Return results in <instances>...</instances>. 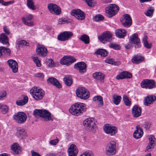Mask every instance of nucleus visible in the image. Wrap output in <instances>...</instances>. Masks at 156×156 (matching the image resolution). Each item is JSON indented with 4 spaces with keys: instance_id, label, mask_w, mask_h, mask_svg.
<instances>
[{
    "instance_id": "338daca9",
    "label": "nucleus",
    "mask_w": 156,
    "mask_h": 156,
    "mask_svg": "<svg viewBox=\"0 0 156 156\" xmlns=\"http://www.w3.org/2000/svg\"><path fill=\"white\" fill-rule=\"evenodd\" d=\"M102 2L104 3H109L112 2L111 0H102Z\"/></svg>"
},
{
    "instance_id": "58836bf2",
    "label": "nucleus",
    "mask_w": 156,
    "mask_h": 156,
    "mask_svg": "<svg viewBox=\"0 0 156 156\" xmlns=\"http://www.w3.org/2000/svg\"><path fill=\"white\" fill-rule=\"evenodd\" d=\"M17 134L20 138H23L26 136V133L23 129L20 128L17 132Z\"/></svg>"
},
{
    "instance_id": "2f4dec72",
    "label": "nucleus",
    "mask_w": 156,
    "mask_h": 156,
    "mask_svg": "<svg viewBox=\"0 0 156 156\" xmlns=\"http://www.w3.org/2000/svg\"><path fill=\"white\" fill-rule=\"evenodd\" d=\"M144 59V57L139 55H136L133 57L132 59V62L134 63L138 64L142 62Z\"/></svg>"
},
{
    "instance_id": "37998d69",
    "label": "nucleus",
    "mask_w": 156,
    "mask_h": 156,
    "mask_svg": "<svg viewBox=\"0 0 156 156\" xmlns=\"http://www.w3.org/2000/svg\"><path fill=\"white\" fill-rule=\"evenodd\" d=\"M64 81L65 84L68 86H70L73 83V80L70 77H66L64 78Z\"/></svg>"
},
{
    "instance_id": "f3484780",
    "label": "nucleus",
    "mask_w": 156,
    "mask_h": 156,
    "mask_svg": "<svg viewBox=\"0 0 156 156\" xmlns=\"http://www.w3.org/2000/svg\"><path fill=\"white\" fill-rule=\"evenodd\" d=\"M73 35V33L70 31H65L61 33L57 37L58 40L65 41L69 39Z\"/></svg>"
},
{
    "instance_id": "3c124183",
    "label": "nucleus",
    "mask_w": 156,
    "mask_h": 156,
    "mask_svg": "<svg viewBox=\"0 0 156 156\" xmlns=\"http://www.w3.org/2000/svg\"><path fill=\"white\" fill-rule=\"evenodd\" d=\"M106 62L109 64L115 65H116L117 64V62L114 61L112 59L110 58H108L105 60Z\"/></svg>"
},
{
    "instance_id": "7ed1b4c3",
    "label": "nucleus",
    "mask_w": 156,
    "mask_h": 156,
    "mask_svg": "<svg viewBox=\"0 0 156 156\" xmlns=\"http://www.w3.org/2000/svg\"><path fill=\"white\" fill-rule=\"evenodd\" d=\"M33 114L35 117H42L46 120H52L51 113L48 111L44 109H35L33 112Z\"/></svg>"
},
{
    "instance_id": "ea45409f",
    "label": "nucleus",
    "mask_w": 156,
    "mask_h": 156,
    "mask_svg": "<svg viewBox=\"0 0 156 156\" xmlns=\"http://www.w3.org/2000/svg\"><path fill=\"white\" fill-rule=\"evenodd\" d=\"M79 39L83 41L85 44H88L90 42L89 37L86 34H83L79 38Z\"/></svg>"
},
{
    "instance_id": "79ce46f5",
    "label": "nucleus",
    "mask_w": 156,
    "mask_h": 156,
    "mask_svg": "<svg viewBox=\"0 0 156 156\" xmlns=\"http://www.w3.org/2000/svg\"><path fill=\"white\" fill-rule=\"evenodd\" d=\"M147 39V37L144 36L142 39L143 42L144 46L147 48L150 49L151 47V44H148Z\"/></svg>"
},
{
    "instance_id": "9b49d317",
    "label": "nucleus",
    "mask_w": 156,
    "mask_h": 156,
    "mask_svg": "<svg viewBox=\"0 0 156 156\" xmlns=\"http://www.w3.org/2000/svg\"><path fill=\"white\" fill-rule=\"evenodd\" d=\"M48 8L49 12L52 14L59 15L61 13L60 8L55 4H49L48 5Z\"/></svg>"
},
{
    "instance_id": "052dcab7",
    "label": "nucleus",
    "mask_w": 156,
    "mask_h": 156,
    "mask_svg": "<svg viewBox=\"0 0 156 156\" xmlns=\"http://www.w3.org/2000/svg\"><path fill=\"white\" fill-rule=\"evenodd\" d=\"M31 153L32 156H41L39 153L33 150L31 151Z\"/></svg>"
},
{
    "instance_id": "a18cd8bd",
    "label": "nucleus",
    "mask_w": 156,
    "mask_h": 156,
    "mask_svg": "<svg viewBox=\"0 0 156 156\" xmlns=\"http://www.w3.org/2000/svg\"><path fill=\"white\" fill-rule=\"evenodd\" d=\"M32 58L37 67H39L41 66V61L38 59V57H33Z\"/></svg>"
},
{
    "instance_id": "f257e3e1",
    "label": "nucleus",
    "mask_w": 156,
    "mask_h": 156,
    "mask_svg": "<svg viewBox=\"0 0 156 156\" xmlns=\"http://www.w3.org/2000/svg\"><path fill=\"white\" fill-rule=\"evenodd\" d=\"M87 109L85 104L81 102H77L71 106L69 111L73 115L78 116L85 112Z\"/></svg>"
},
{
    "instance_id": "39448f33",
    "label": "nucleus",
    "mask_w": 156,
    "mask_h": 156,
    "mask_svg": "<svg viewBox=\"0 0 156 156\" xmlns=\"http://www.w3.org/2000/svg\"><path fill=\"white\" fill-rule=\"evenodd\" d=\"M116 142L113 140L110 141L106 147L105 154L109 156L115 154L116 152Z\"/></svg>"
},
{
    "instance_id": "9d476101",
    "label": "nucleus",
    "mask_w": 156,
    "mask_h": 156,
    "mask_svg": "<svg viewBox=\"0 0 156 156\" xmlns=\"http://www.w3.org/2000/svg\"><path fill=\"white\" fill-rule=\"evenodd\" d=\"M98 38L101 42L105 44L112 39V34L110 31H107L104 32L101 36L98 37Z\"/></svg>"
},
{
    "instance_id": "4c0bfd02",
    "label": "nucleus",
    "mask_w": 156,
    "mask_h": 156,
    "mask_svg": "<svg viewBox=\"0 0 156 156\" xmlns=\"http://www.w3.org/2000/svg\"><path fill=\"white\" fill-rule=\"evenodd\" d=\"M96 55H100L101 56L106 57L108 55V52L106 50L103 49H100L97 50L95 53Z\"/></svg>"
},
{
    "instance_id": "5fc2aeb1",
    "label": "nucleus",
    "mask_w": 156,
    "mask_h": 156,
    "mask_svg": "<svg viewBox=\"0 0 156 156\" xmlns=\"http://www.w3.org/2000/svg\"><path fill=\"white\" fill-rule=\"evenodd\" d=\"M148 139L149 140V143H150V144L154 145L155 140H156L154 137L152 135H151L149 136Z\"/></svg>"
},
{
    "instance_id": "423d86ee",
    "label": "nucleus",
    "mask_w": 156,
    "mask_h": 156,
    "mask_svg": "<svg viewBox=\"0 0 156 156\" xmlns=\"http://www.w3.org/2000/svg\"><path fill=\"white\" fill-rule=\"evenodd\" d=\"M103 129L105 133L110 136H114L118 131V129L116 126H112L107 123L104 126Z\"/></svg>"
},
{
    "instance_id": "f704fd0d",
    "label": "nucleus",
    "mask_w": 156,
    "mask_h": 156,
    "mask_svg": "<svg viewBox=\"0 0 156 156\" xmlns=\"http://www.w3.org/2000/svg\"><path fill=\"white\" fill-rule=\"evenodd\" d=\"M93 76L94 78L102 81L104 79L105 75L101 72H96L93 73Z\"/></svg>"
},
{
    "instance_id": "8fccbe9b",
    "label": "nucleus",
    "mask_w": 156,
    "mask_h": 156,
    "mask_svg": "<svg viewBox=\"0 0 156 156\" xmlns=\"http://www.w3.org/2000/svg\"><path fill=\"white\" fill-rule=\"evenodd\" d=\"M17 44L19 47L23 45L28 46L29 43L25 40H22L18 42Z\"/></svg>"
},
{
    "instance_id": "f03ea898",
    "label": "nucleus",
    "mask_w": 156,
    "mask_h": 156,
    "mask_svg": "<svg viewBox=\"0 0 156 156\" xmlns=\"http://www.w3.org/2000/svg\"><path fill=\"white\" fill-rule=\"evenodd\" d=\"M30 93L34 99L37 100H41L45 94L44 90L38 87L32 88L30 90Z\"/></svg>"
},
{
    "instance_id": "1a4fd4ad",
    "label": "nucleus",
    "mask_w": 156,
    "mask_h": 156,
    "mask_svg": "<svg viewBox=\"0 0 156 156\" xmlns=\"http://www.w3.org/2000/svg\"><path fill=\"white\" fill-rule=\"evenodd\" d=\"M140 84L142 88L146 89H151L155 87L154 81L151 80L144 79Z\"/></svg>"
},
{
    "instance_id": "dca6fc26",
    "label": "nucleus",
    "mask_w": 156,
    "mask_h": 156,
    "mask_svg": "<svg viewBox=\"0 0 156 156\" xmlns=\"http://www.w3.org/2000/svg\"><path fill=\"white\" fill-rule=\"evenodd\" d=\"M26 114L23 112H20L14 115V118L16 121L19 123H22L25 122L27 119Z\"/></svg>"
},
{
    "instance_id": "4d7b16f0",
    "label": "nucleus",
    "mask_w": 156,
    "mask_h": 156,
    "mask_svg": "<svg viewBox=\"0 0 156 156\" xmlns=\"http://www.w3.org/2000/svg\"><path fill=\"white\" fill-rule=\"evenodd\" d=\"M67 20L66 18H61L58 20V23L59 24H63L67 23Z\"/></svg>"
},
{
    "instance_id": "72a5a7b5",
    "label": "nucleus",
    "mask_w": 156,
    "mask_h": 156,
    "mask_svg": "<svg viewBox=\"0 0 156 156\" xmlns=\"http://www.w3.org/2000/svg\"><path fill=\"white\" fill-rule=\"evenodd\" d=\"M8 37L4 34L0 35V42L3 44H9Z\"/></svg>"
},
{
    "instance_id": "5701e85b",
    "label": "nucleus",
    "mask_w": 156,
    "mask_h": 156,
    "mask_svg": "<svg viewBox=\"0 0 156 156\" xmlns=\"http://www.w3.org/2000/svg\"><path fill=\"white\" fill-rule=\"evenodd\" d=\"M136 130L133 133V136L136 139L140 138L143 136V131L140 125L136 126Z\"/></svg>"
},
{
    "instance_id": "603ef678",
    "label": "nucleus",
    "mask_w": 156,
    "mask_h": 156,
    "mask_svg": "<svg viewBox=\"0 0 156 156\" xmlns=\"http://www.w3.org/2000/svg\"><path fill=\"white\" fill-rule=\"evenodd\" d=\"M109 46L115 50H119L120 48V46L119 45L114 43H110L109 45Z\"/></svg>"
},
{
    "instance_id": "e433bc0d",
    "label": "nucleus",
    "mask_w": 156,
    "mask_h": 156,
    "mask_svg": "<svg viewBox=\"0 0 156 156\" xmlns=\"http://www.w3.org/2000/svg\"><path fill=\"white\" fill-rule=\"evenodd\" d=\"M11 149L15 153L18 154L20 150V147L18 143H14L11 145Z\"/></svg>"
},
{
    "instance_id": "a211bd4d",
    "label": "nucleus",
    "mask_w": 156,
    "mask_h": 156,
    "mask_svg": "<svg viewBox=\"0 0 156 156\" xmlns=\"http://www.w3.org/2000/svg\"><path fill=\"white\" fill-rule=\"evenodd\" d=\"M74 68L80 73H85L87 71V65L83 62H80L76 64L74 66Z\"/></svg>"
},
{
    "instance_id": "473e14b6",
    "label": "nucleus",
    "mask_w": 156,
    "mask_h": 156,
    "mask_svg": "<svg viewBox=\"0 0 156 156\" xmlns=\"http://www.w3.org/2000/svg\"><path fill=\"white\" fill-rule=\"evenodd\" d=\"M112 98L113 103L116 105H119L122 99V98L120 96L115 94H113L112 95Z\"/></svg>"
},
{
    "instance_id": "09e8293b",
    "label": "nucleus",
    "mask_w": 156,
    "mask_h": 156,
    "mask_svg": "<svg viewBox=\"0 0 156 156\" xmlns=\"http://www.w3.org/2000/svg\"><path fill=\"white\" fill-rule=\"evenodd\" d=\"M47 65L49 67H54L55 66L54 61L51 59H49L48 60Z\"/></svg>"
},
{
    "instance_id": "c85d7f7f",
    "label": "nucleus",
    "mask_w": 156,
    "mask_h": 156,
    "mask_svg": "<svg viewBox=\"0 0 156 156\" xmlns=\"http://www.w3.org/2000/svg\"><path fill=\"white\" fill-rule=\"evenodd\" d=\"M93 101L97 105V107H100L102 106L104 104L103 98L101 96L98 95L93 98Z\"/></svg>"
},
{
    "instance_id": "c9c22d12",
    "label": "nucleus",
    "mask_w": 156,
    "mask_h": 156,
    "mask_svg": "<svg viewBox=\"0 0 156 156\" xmlns=\"http://www.w3.org/2000/svg\"><path fill=\"white\" fill-rule=\"evenodd\" d=\"M34 1V0H27V6L28 8L33 10H35L36 9Z\"/></svg>"
},
{
    "instance_id": "b1692460",
    "label": "nucleus",
    "mask_w": 156,
    "mask_h": 156,
    "mask_svg": "<svg viewBox=\"0 0 156 156\" xmlns=\"http://www.w3.org/2000/svg\"><path fill=\"white\" fill-rule=\"evenodd\" d=\"M28 98L27 96L22 95L16 101V103L18 106H23L28 102Z\"/></svg>"
},
{
    "instance_id": "f8f14e48",
    "label": "nucleus",
    "mask_w": 156,
    "mask_h": 156,
    "mask_svg": "<svg viewBox=\"0 0 156 156\" xmlns=\"http://www.w3.org/2000/svg\"><path fill=\"white\" fill-rule=\"evenodd\" d=\"M34 18V16L33 15L29 14L23 17L21 20L26 25L32 26L34 25V21H33Z\"/></svg>"
},
{
    "instance_id": "aec40b11",
    "label": "nucleus",
    "mask_w": 156,
    "mask_h": 156,
    "mask_svg": "<svg viewBox=\"0 0 156 156\" xmlns=\"http://www.w3.org/2000/svg\"><path fill=\"white\" fill-rule=\"evenodd\" d=\"M67 151L69 156H76L78 150L76 145L72 144L68 148Z\"/></svg>"
},
{
    "instance_id": "7c9ffc66",
    "label": "nucleus",
    "mask_w": 156,
    "mask_h": 156,
    "mask_svg": "<svg viewBox=\"0 0 156 156\" xmlns=\"http://www.w3.org/2000/svg\"><path fill=\"white\" fill-rule=\"evenodd\" d=\"M126 31L123 29H119L116 30L115 32V35L119 38L124 37L126 34Z\"/></svg>"
},
{
    "instance_id": "412c9836",
    "label": "nucleus",
    "mask_w": 156,
    "mask_h": 156,
    "mask_svg": "<svg viewBox=\"0 0 156 156\" xmlns=\"http://www.w3.org/2000/svg\"><path fill=\"white\" fill-rule=\"evenodd\" d=\"M124 19L123 21H121L122 25L126 27H128L132 24V20L130 16L126 14L123 15Z\"/></svg>"
},
{
    "instance_id": "393cba45",
    "label": "nucleus",
    "mask_w": 156,
    "mask_h": 156,
    "mask_svg": "<svg viewBox=\"0 0 156 156\" xmlns=\"http://www.w3.org/2000/svg\"><path fill=\"white\" fill-rule=\"evenodd\" d=\"M132 77V74L126 71L121 72L117 75L116 77L117 80L124 79L126 78H130Z\"/></svg>"
},
{
    "instance_id": "e2e57ef3",
    "label": "nucleus",
    "mask_w": 156,
    "mask_h": 156,
    "mask_svg": "<svg viewBox=\"0 0 156 156\" xmlns=\"http://www.w3.org/2000/svg\"><path fill=\"white\" fill-rule=\"evenodd\" d=\"M14 0H12L11 1H9L7 2H4V5L5 6H7L8 5H10L12 4L13 3H14Z\"/></svg>"
},
{
    "instance_id": "c03bdc74",
    "label": "nucleus",
    "mask_w": 156,
    "mask_h": 156,
    "mask_svg": "<svg viewBox=\"0 0 156 156\" xmlns=\"http://www.w3.org/2000/svg\"><path fill=\"white\" fill-rule=\"evenodd\" d=\"M123 100L126 106H129L131 105V102L128 97L126 95H124L123 97Z\"/></svg>"
},
{
    "instance_id": "0eeeda50",
    "label": "nucleus",
    "mask_w": 156,
    "mask_h": 156,
    "mask_svg": "<svg viewBox=\"0 0 156 156\" xmlns=\"http://www.w3.org/2000/svg\"><path fill=\"white\" fill-rule=\"evenodd\" d=\"M76 95L80 98L83 99H88L90 96V93L85 88L80 87L76 90Z\"/></svg>"
},
{
    "instance_id": "a19ab883",
    "label": "nucleus",
    "mask_w": 156,
    "mask_h": 156,
    "mask_svg": "<svg viewBox=\"0 0 156 156\" xmlns=\"http://www.w3.org/2000/svg\"><path fill=\"white\" fill-rule=\"evenodd\" d=\"M154 10V7H151L144 12V14L147 16L151 17L153 16Z\"/></svg>"
},
{
    "instance_id": "49530a36",
    "label": "nucleus",
    "mask_w": 156,
    "mask_h": 156,
    "mask_svg": "<svg viewBox=\"0 0 156 156\" xmlns=\"http://www.w3.org/2000/svg\"><path fill=\"white\" fill-rule=\"evenodd\" d=\"M104 19V17L101 15L98 14L96 15L93 19L94 21L98 22Z\"/></svg>"
},
{
    "instance_id": "c756f323",
    "label": "nucleus",
    "mask_w": 156,
    "mask_h": 156,
    "mask_svg": "<svg viewBox=\"0 0 156 156\" xmlns=\"http://www.w3.org/2000/svg\"><path fill=\"white\" fill-rule=\"evenodd\" d=\"M47 83H51L58 88L61 87V85L59 81L54 77H50L47 80Z\"/></svg>"
},
{
    "instance_id": "ddd939ff",
    "label": "nucleus",
    "mask_w": 156,
    "mask_h": 156,
    "mask_svg": "<svg viewBox=\"0 0 156 156\" xmlns=\"http://www.w3.org/2000/svg\"><path fill=\"white\" fill-rule=\"evenodd\" d=\"M96 121L93 118H89L85 119L83 122L84 127L87 129L94 128L95 125Z\"/></svg>"
},
{
    "instance_id": "0e129e2a",
    "label": "nucleus",
    "mask_w": 156,
    "mask_h": 156,
    "mask_svg": "<svg viewBox=\"0 0 156 156\" xmlns=\"http://www.w3.org/2000/svg\"><path fill=\"white\" fill-rule=\"evenodd\" d=\"M6 94V92L5 91H3L0 94V99H1L2 98L5 97Z\"/></svg>"
},
{
    "instance_id": "bf43d9fd",
    "label": "nucleus",
    "mask_w": 156,
    "mask_h": 156,
    "mask_svg": "<svg viewBox=\"0 0 156 156\" xmlns=\"http://www.w3.org/2000/svg\"><path fill=\"white\" fill-rule=\"evenodd\" d=\"M35 76L36 77L41 79L43 78L44 77V76L43 74L41 73H37L35 75Z\"/></svg>"
},
{
    "instance_id": "13d9d810",
    "label": "nucleus",
    "mask_w": 156,
    "mask_h": 156,
    "mask_svg": "<svg viewBox=\"0 0 156 156\" xmlns=\"http://www.w3.org/2000/svg\"><path fill=\"white\" fill-rule=\"evenodd\" d=\"M86 1L87 5L90 7L94 6L93 1V0H84Z\"/></svg>"
},
{
    "instance_id": "69168bd1",
    "label": "nucleus",
    "mask_w": 156,
    "mask_h": 156,
    "mask_svg": "<svg viewBox=\"0 0 156 156\" xmlns=\"http://www.w3.org/2000/svg\"><path fill=\"white\" fill-rule=\"evenodd\" d=\"M4 31L7 34H10L9 30L5 27H4Z\"/></svg>"
},
{
    "instance_id": "a878e982",
    "label": "nucleus",
    "mask_w": 156,
    "mask_h": 156,
    "mask_svg": "<svg viewBox=\"0 0 156 156\" xmlns=\"http://www.w3.org/2000/svg\"><path fill=\"white\" fill-rule=\"evenodd\" d=\"M141 108L137 105L134 106L132 109V113L133 117L137 118L140 116L141 114Z\"/></svg>"
},
{
    "instance_id": "bb28decb",
    "label": "nucleus",
    "mask_w": 156,
    "mask_h": 156,
    "mask_svg": "<svg viewBox=\"0 0 156 156\" xmlns=\"http://www.w3.org/2000/svg\"><path fill=\"white\" fill-rule=\"evenodd\" d=\"M156 99V97L154 95H148L147 96L144 100V105L147 106L153 103Z\"/></svg>"
},
{
    "instance_id": "cd10ccee",
    "label": "nucleus",
    "mask_w": 156,
    "mask_h": 156,
    "mask_svg": "<svg viewBox=\"0 0 156 156\" xmlns=\"http://www.w3.org/2000/svg\"><path fill=\"white\" fill-rule=\"evenodd\" d=\"M11 54V51L9 48L3 47H0V57H7Z\"/></svg>"
},
{
    "instance_id": "4468645a",
    "label": "nucleus",
    "mask_w": 156,
    "mask_h": 156,
    "mask_svg": "<svg viewBox=\"0 0 156 156\" xmlns=\"http://www.w3.org/2000/svg\"><path fill=\"white\" fill-rule=\"evenodd\" d=\"M71 14L78 20H82L85 18V15L83 12L79 9H75L72 10Z\"/></svg>"
},
{
    "instance_id": "6e6552de",
    "label": "nucleus",
    "mask_w": 156,
    "mask_h": 156,
    "mask_svg": "<svg viewBox=\"0 0 156 156\" xmlns=\"http://www.w3.org/2000/svg\"><path fill=\"white\" fill-rule=\"evenodd\" d=\"M76 61V59L72 56H63L60 60L61 64L66 66H69Z\"/></svg>"
},
{
    "instance_id": "774afa93",
    "label": "nucleus",
    "mask_w": 156,
    "mask_h": 156,
    "mask_svg": "<svg viewBox=\"0 0 156 156\" xmlns=\"http://www.w3.org/2000/svg\"><path fill=\"white\" fill-rule=\"evenodd\" d=\"M44 156H55V153H47Z\"/></svg>"
},
{
    "instance_id": "6e6d98bb",
    "label": "nucleus",
    "mask_w": 156,
    "mask_h": 156,
    "mask_svg": "<svg viewBox=\"0 0 156 156\" xmlns=\"http://www.w3.org/2000/svg\"><path fill=\"white\" fill-rule=\"evenodd\" d=\"M59 141V139L58 138H56L50 140L49 143L51 145H55L58 143Z\"/></svg>"
},
{
    "instance_id": "6ab92c4d",
    "label": "nucleus",
    "mask_w": 156,
    "mask_h": 156,
    "mask_svg": "<svg viewBox=\"0 0 156 156\" xmlns=\"http://www.w3.org/2000/svg\"><path fill=\"white\" fill-rule=\"evenodd\" d=\"M129 41L131 43L135 44L136 48H140L141 46L140 41L137 34L135 33L132 35L130 37Z\"/></svg>"
},
{
    "instance_id": "4be33fe9",
    "label": "nucleus",
    "mask_w": 156,
    "mask_h": 156,
    "mask_svg": "<svg viewBox=\"0 0 156 156\" xmlns=\"http://www.w3.org/2000/svg\"><path fill=\"white\" fill-rule=\"evenodd\" d=\"M7 62L12 72L16 73L18 71V65L17 62L14 60L10 59Z\"/></svg>"
},
{
    "instance_id": "2eb2a0df",
    "label": "nucleus",
    "mask_w": 156,
    "mask_h": 156,
    "mask_svg": "<svg viewBox=\"0 0 156 156\" xmlns=\"http://www.w3.org/2000/svg\"><path fill=\"white\" fill-rule=\"evenodd\" d=\"M36 52L38 55L41 57H45L47 55L48 51L44 45H39L37 46Z\"/></svg>"
},
{
    "instance_id": "de8ad7c7",
    "label": "nucleus",
    "mask_w": 156,
    "mask_h": 156,
    "mask_svg": "<svg viewBox=\"0 0 156 156\" xmlns=\"http://www.w3.org/2000/svg\"><path fill=\"white\" fill-rule=\"evenodd\" d=\"M80 156H94V155L91 151H86L84 152Z\"/></svg>"
},
{
    "instance_id": "20e7f679",
    "label": "nucleus",
    "mask_w": 156,
    "mask_h": 156,
    "mask_svg": "<svg viewBox=\"0 0 156 156\" xmlns=\"http://www.w3.org/2000/svg\"><path fill=\"white\" fill-rule=\"evenodd\" d=\"M119 6L115 4H111L105 8L106 15L110 18L115 15L119 10Z\"/></svg>"
},
{
    "instance_id": "864d4df0",
    "label": "nucleus",
    "mask_w": 156,
    "mask_h": 156,
    "mask_svg": "<svg viewBox=\"0 0 156 156\" xmlns=\"http://www.w3.org/2000/svg\"><path fill=\"white\" fill-rule=\"evenodd\" d=\"M1 109V111L3 114L6 113L9 110V108L7 106L5 105H2Z\"/></svg>"
},
{
    "instance_id": "680f3d73",
    "label": "nucleus",
    "mask_w": 156,
    "mask_h": 156,
    "mask_svg": "<svg viewBox=\"0 0 156 156\" xmlns=\"http://www.w3.org/2000/svg\"><path fill=\"white\" fill-rule=\"evenodd\" d=\"M154 145L153 144H150V143H149L147 146L146 147V150H147L150 151V150L154 148Z\"/></svg>"
}]
</instances>
